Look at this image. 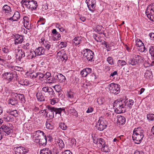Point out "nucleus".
<instances>
[{
	"mask_svg": "<svg viewBox=\"0 0 154 154\" xmlns=\"http://www.w3.org/2000/svg\"><path fill=\"white\" fill-rule=\"evenodd\" d=\"M13 119V117H12L10 115L9 116H8L5 118L6 121L7 122H10L12 121Z\"/></svg>",
	"mask_w": 154,
	"mask_h": 154,
	"instance_id": "nucleus-57",
	"label": "nucleus"
},
{
	"mask_svg": "<svg viewBox=\"0 0 154 154\" xmlns=\"http://www.w3.org/2000/svg\"><path fill=\"white\" fill-rule=\"evenodd\" d=\"M62 154H72V153L69 150H66L62 152Z\"/></svg>",
	"mask_w": 154,
	"mask_h": 154,
	"instance_id": "nucleus-62",
	"label": "nucleus"
},
{
	"mask_svg": "<svg viewBox=\"0 0 154 154\" xmlns=\"http://www.w3.org/2000/svg\"><path fill=\"white\" fill-rule=\"evenodd\" d=\"M80 74L83 77H85L88 75V74L86 71V70H85V69H83L81 71Z\"/></svg>",
	"mask_w": 154,
	"mask_h": 154,
	"instance_id": "nucleus-50",
	"label": "nucleus"
},
{
	"mask_svg": "<svg viewBox=\"0 0 154 154\" xmlns=\"http://www.w3.org/2000/svg\"><path fill=\"white\" fill-rule=\"evenodd\" d=\"M107 126L106 122L102 116L100 117L96 125V127L98 130L100 131H102L105 129Z\"/></svg>",
	"mask_w": 154,
	"mask_h": 154,
	"instance_id": "nucleus-6",
	"label": "nucleus"
},
{
	"mask_svg": "<svg viewBox=\"0 0 154 154\" xmlns=\"http://www.w3.org/2000/svg\"><path fill=\"white\" fill-rule=\"evenodd\" d=\"M126 110L127 109H130L131 107L133 105L134 103V101L132 100H129V102L126 101Z\"/></svg>",
	"mask_w": 154,
	"mask_h": 154,
	"instance_id": "nucleus-32",
	"label": "nucleus"
},
{
	"mask_svg": "<svg viewBox=\"0 0 154 154\" xmlns=\"http://www.w3.org/2000/svg\"><path fill=\"white\" fill-rule=\"evenodd\" d=\"M86 70V71L87 74H90L92 72V69L91 68H87L85 69Z\"/></svg>",
	"mask_w": 154,
	"mask_h": 154,
	"instance_id": "nucleus-63",
	"label": "nucleus"
},
{
	"mask_svg": "<svg viewBox=\"0 0 154 154\" xmlns=\"http://www.w3.org/2000/svg\"><path fill=\"white\" fill-rule=\"evenodd\" d=\"M47 108L50 112L53 113L55 112L56 114H60L61 112H65V109L63 108H57L54 107H52L50 106H48Z\"/></svg>",
	"mask_w": 154,
	"mask_h": 154,
	"instance_id": "nucleus-12",
	"label": "nucleus"
},
{
	"mask_svg": "<svg viewBox=\"0 0 154 154\" xmlns=\"http://www.w3.org/2000/svg\"><path fill=\"white\" fill-rule=\"evenodd\" d=\"M41 40V42L40 43L44 45L45 48L47 50H49L51 46L50 43L48 42V41H45L44 38H42Z\"/></svg>",
	"mask_w": 154,
	"mask_h": 154,
	"instance_id": "nucleus-22",
	"label": "nucleus"
},
{
	"mask_svg": "<svg viewBox=\"0 0 154 154\" xmlns=\"http://www.w3.org/2000/svg\"><path fill=\"white\" fill-rule=\"evenodd\" d=\"M14 149L16 154H26L28 152L27 149L21 146L15 147Z\"/></svg>",
	"mask_w": 154,
	"mask_h": 154,
	"instance_id": "nucleus-13",
	"label": "nucleus"
},
{
	"mask_svg": "<svg viewBox=\"0 0 154 154\" xmlns=\"http://www.w3.org/2000/svg\"><path fill=\"white\" fill-rule=\"evenodd\" d=\"M40 154H52L51 151L48 148H45L41 150Z\"/></svg>",
	"mask_w": 154,
	"mask_h": 154,
	"instance_id": "nucleus-30",
	"label": "nucleus"
},
{
	"mask_svg": "<svg viewBox=\"0 0 154 154\" xmlns=\"http://www.w3.org/2000/svg\"><path fill=\"white\" fill-rule=\"evenodd\" d=\"M50 103L52 105H54L57 101V99L55 98L50 99Z\"/></svg>",
	"mask_w": 154,
	"mask_h": 154,
	"instance_id": "nucleus-54",
	"label": "nucleus"
},
{
	"mask_svg": "<svg viewBox=\"0 0 154 154\" xmlns=\"http://www.w3.org/2000/svg\"><path fill=\"white\" fill-rule=\"evenodd\" d=\"M43 131L38 130L33 133L34 142L40 146H45L47 144V137Z\"/></svg>",
	"mask_w": 154,
	"mask_h": 154,
	"instance_id": "nucleus-1",
	"label": "nucleus"
},
{
	"mask_svg": "<svg viewBox=\"0 0 154 154\" xmlns=\"http://www.w3.org/2000/svg\"><path fill=\"white\" fill-rule=\"evenodd\" d=\"M102 26L99 25L97 26L96 27V29L97 30V31L98 32L102 34L103 33L102 32H100L101 30V29H102Z\"/></svg>",
	"mask_w": 154,
	"mask_h": 154,
	"instance_id": "nucleus-56",
	"label": "nucleus"
},
{
	"mask_svg": "<svg viewBox=\"0 0 154 154\" xmlns=\"http://www.w3.org/2000/svg\"><path fill=\"white\" fill-rule=\"evenodd\" d=\"M13 19L15 21H17L20 18L19 13L18 11L15 12L13 15Z\"/></svg>",
	"mask_w": 154,
	"mask_h": 154,
	"instance_id": "nucleus-37",
	"label": "nucleus"
},
{
	"mask_svg": "<svg viewBox=\"0 0 154 154\" xmlns=\"http://www.w3.org/2000/svg\"><path fill=\"white\" fill-rule=\"evenodd\" d=\"M14 69L15 70H16L18 71H22L23 69L22 68L20 67L15 66L14 67Z\"/></svg>",
	"mask_w": 154,
	"mask_h": 154,
	"instance_id": "nucleus-60",
	"label": "nucleus"
},
{
	"mask_svg": "<svg viewBox=\"0 0 154 154\" xmlns=\"http://www.w3.org/2000/svg\"><path fill=\"white\" fill-rule=\"evenodd\" d=\"M126 62L124 60H119L118 61V65H120L121 66H123L126 64Z\"/></svg>",
	"mask_w": 154,
	"mask_h": 154,
	"instance_id": "nucleus-46",
	"label": "nucleus"
},
{
	"mask_svg": "<svg viewBox=\"0 0 154 154\" xmlns=\"http://www.w3.org/2000/svg\"><path fill=\"white\" fill-rule=\"evenodd\" d=\"M8 112L11 116H13L14 117H17L18 115L17 111L16 110H14L12 111H11Z\"/></svg>",
	"mask_w": 154,
	"mask_h": 154,
	"instance_id": "nucleus-39",
	"label": "nucleus"
},
{
	"mask_svg": "<svg viewBox=\"0 0 154 154\" xmlns=\"http://www.w3.org/2000/svg\"><path fill=\"white\" fill-rule=\"evenodd\" d=\"M59 127L60 128H61V129L63 130H66L67 128V126L66 125H65V124L64 123H61L60 124Z\"/></svg>",
	"mask_w": 154,
	"mask_h": 154,
	"instance_id": "nucleus-47",
	"label": "nucleus"
},
{
	"mask_svg": "<svg viewBox=\"0 0 154 154\" xmlns=\"http://www.w3.org/2000/svg\"><path fill=\"white\" fill-rule=\"evenodd\" d=\"M82 53L83 55L85 60L86 62H89L94 57V52L89 49H85L82 52Z\"/></svg>",
	"mask_w": 154,
	"mask_h": 154,
	"instance_id": "nucleus-5",
	"label": "nucleus"
},
{
	"mask_svg": "<svg viewBox=\"0 0 154 154\" xmlns=\"http://www.w3.org/2000/svg\"><path fill=\"white\" fill-rule=\"evenodd\" d=\"M21 3L23 6H25L26 8L30 9L31 11L35 10L38 6L37 2L33 0L31 1L23 0Z\"/></svg>",
	"mask_w": 154,
	"mask_h": 154,
	"instance_id": "nucleus-4",
	"label": "nucleus"
},
{
	"mask_svg": "<svg viewBox=\"0 0 154 154\" xmlns=\"http://www.w3.org/2000/svg\"><path fill=\"white\" fill-rule=\"evenodd\" d=\"M146 14L149 19L151 20L152 17H154V3L148 6L146 11Z\"/></svg>",
	"mask_w": 154,
	"mask_h": 154,
	"instance_id": "nucleus-8",
	"label": "nucleus"
},
{
	"mask_svg": "<svg viewBox=\"0 0 154 154\" xmlns=\"http://www.w3.org/2000/svg\"><path fill=\"white\" fill-rule=\"evenodd\" d=\"M48 9V5L46 4L42 5V9L43 11L47 10Z\"/></svg>",
	"mask_w": 154,
	"mask_h": 154,
	"instance_id": "nucleus-59",
	"label": "nucleus"
},
{
	"mask_svg": "<svg viewBox=\"0 0 154 154\" xmlns=\"http://www.w3.org/2000/svg\"><path fill=\"white\" fill-rule=\"evenodd\" d=\"M17 51L16 54V61H21L23 58L26 56L25 53L22 50H17Z\"/></svg>",
	"mask_w": 154,
	"mask_h": 154,
	"instance_id": "nucleus-14",
	"label": "nucleus"
},
{
	"mask_svg": "<svg viewBox=\"0 0 154 154\" xmlns=\"http://www.w3.org/2000/svg\"><path fill=\"white\" fill-rule=\"evenodd\" d=\"M144 132L140 127L134 129L132 137L135 143L139 144L141 142L144 136Z\"/></svg>",
	"mask_w": 154,
	"mask_h": 154,
	"instance_id": "nucleus-3",
	"label": "nucleus"
},
{
	"mask_svg": "<svg viewBox=\"0 0 154 154\" xmlns=\"http://www.w3.org/2000/svg\"><path fill=\"white\" fill-rule=\"evenodd\" d=\"M14 95L16 97L17 99H19L22 103H24L26 102V100L24 95L23 94H20L15 93Z\"/></svg>",
	"mask_w": 154,
	"mask_h": 154,
	"instance_id": "nucleus-21",
	"label": "nucleus"
},
{
	"mask_svg": "<svg viewBox=\"0 0 154 154\" xmlns=\"http://www.w3.org/2000/svg\"><path fill=\"white\" fill-rule=\"evenodd\" d=\"M96 143L99 146H103L105 144L104 140L102 138H100L97 139Z\"/></svg>",
	"mask_w": 154,
	"mask_h": 154,
	"instance_id": "nucleus-31",
	"label": "nucleus"
},
{
	"mask_svg": "<svg viewBox=\"0 0 154 154\" xmlns=\"http://www.w3.org/2000/svg\"><path fill=\"white\" fill-rule=\"evenodd\" d=\"M152 73L151 71L147 70L144 73V76L146 79H149L152 76Z\"/></svg>",
	"mask_w": 154,
	"mask_h": 154,
	"instance_id": "nucleus-35",
	"label": "nucleus"
},
{
	"mask_svg": "<svg viewBox=\"0 0 154 154\" xmlns=\"http://www.w3.org/2000/svg\"><path fill=\"white\" fill-rule=\"evenodd\" d=\"M26 57L29 59H32L35 57V52L34 51H29L26 52Z\"/></svg>",
	"mask_w": 154,
	"mask_h": 154,
	"instance_id": "nucleus-26",
	"label": "nucleus"
},
{
	"mask_svg": "<svg viewBox=\"0 0 154 154\" xmlns=\"http://www.w3.org/2000/svg\"><path fill=\"white\" fill-rule=\"evenodd\" d=\"M97 102L99 104L101 105L104 104L105 102V100L104 97H101L97 98Z\"/></svg>",
	"mask_w": 154,
	"mask_h": 154,
	"instance_id": "nucleus-34",
	"label": "nucleus"
},
{
	"mask_svg": "<svg viewBox=\"0 0 154 154\" xmlns=\"http://www.w3.org/2000/svg\"><path fill=\"white\" fill-rule=\"evenodd\" d=\"M82 41L81 37H75L72 40V43L73 45H77L81 43V42Z\"/></svg>",
	"mask_w": 154,
	"mask_h": 154,
	"instance_id": "nucleus-28",
	"label": "nucleus"
},
{
	"mask_svg": "<svg viewBox=\"0 0 154 154\" xmlns=\"http://www.w3.org/2000/svg\"><path fill=\"white\" fill-rule=\"evenodd\" d=\"M86 3L89 10L93 12L95 10L96 2L95 0H86Z\"/></svg>",
	"mask_w": 154,
	"mask_h": 154,
	"instance_id": "nucleus-9",
	"label": "nucleus"
},
{
	"mask_svg": "<svg viewBox=\"0 0 154 154\" xmlns=\"http://www.w3.org/2000/svg\"><path fill=\"white\" fill-rule=\"evenodd\" d=\"M46 116L49 118L50 119H52L54 117V113L52 112H48L46 114Z\"/></svg>",
	"mask_w": 154,
	"mask_h": 154,
	"instance_id": "nucleus-52",
	"label": "nucleus"
},
{
	"mask_svg": "<svg viewBox=\"0 0 154 154\" xmlns=\"http://www.w3.org/2000/svg\"><path fill=\"white\" fill-rule=\"evenodd\" d=\"M46 125L47 128L49 129H52L53 128L52 124L48 122H46Z\"/></svg>",
	"mask_w": 154,
	"mask_h": 154,
	"instance_id": "nucleus-49",
	"label": "nucleus"
},
{
	"mask_svg": "<svg viewBox=\"0 0 154 154\" xmlns=\"http://www.w3.org/2000/svg\"><path fill=\"white\" fill-rule=\"evenodd\" d=\"M35 55L40 56L45 54V50L43 47H39L35 51Z\"/></svg>",
	"mask_w": 154,
	"mask_h": 154,
	"instance_id": "nucleus-18",
	"label": "nucleus"
},
{
	"mask_svg": "<svg viewBox=\"0 0 154 154\" xmlns=\"http://www.w3.org/2000/svg\"><path fill=\"white\" fill-rule=\"evenodd\" d=\"M57 55L59 56V58L62 61L65 62L67 59L68 57L67 54L64 52H58Z\"/></svg>",
	"mask_w": 154,
	"mask_h": 154,
	"instance_id": "nucleus-17",
	"label": "nucleus"
},
{
	"mask_svg": "<svg viewBox=\"0 0 154 154\" xmlns=\"http://www.w3.org/2000/svg\"><path fill=\"white\" fill-rule=\"evenodd\" d=\"M93 37L94 39L97 42H101L102 40L101 39V38L100 37H98L97 35H94L93 36Z\"/></svg>",
	"mask_w": 154,
	"mask_h": 154,
	"instance_id": "nucleus-51",
	"label": "nucleus"
},
{
	"mask_svg": "<svg viewBox=\"0 0 154 154\" xmlns=\"http://www.w3.org/2000/svg\"><path fill=\"white\" fill-rule=\"evenodd\" d=\"M134 154H144V153L142 151H139L138 150H136L134 152Z\"/></svg>",
	"mask_w": 154,
	"mask_h": 154,
	"instance_id": "nucleus-64",
	"label": "nucleus"
},
{
	"mask_svg": "<svg viewBox=\"0 0 154 154\" xmlns=\"http://www.w3.org/2000/svg\"><path fill=\"white\" fill-rule=\"evenodd\" d=\"M75 95L73 92L69 91L67 92L66 96L69 99L71 100L73 98Z\"/></svg>",
	"mask_w": 154,
	"mask_h": 154,
	"instance_id": "nucleus-29",
	"label": "nucleus"
},
{
	"mask_svg": "<svg viewBox=\"0 0 154 154\" xmlns=\"http://www.w3.org/2000/svg\"><path fill=\"white\" fill-rule=\"evenodd\" d=\"M117 124L119 125L124 124L125 122V118L123 116H120L117 117Z\"/></svg>",
	"mask_w": 154,
	"mask_h": 154,
	"instance_id": "nucleus-24",
	"label": "nucleus"
},
{
	"mask_svg": "<svg viewBox=\"0 0 154 154\" xmlns=\"http://www.w3.org/2000/svg\"><path fill=\"white\" fill-rule=\"evenodd\" d=\"M51 77V74L50 72H47L44 74V80H48Z\"/></svg>",
	"mask_w": 154,
	"mask_h": 154,
	"instance_id": "nucleus-42",
	"label": "nucleus"
},
{
	"mask_svg": "<svg viewBox=\"0 0 154 154\" xmlns=\"http://www.w3.org/2000/svg\"><path fill=\"white\" fill-rule=\"evenodd\" d=\"M14 36L15 38L14 44L15 45L21 44L23 41V39L22 35H20L18 34H16Z\"/></svg>",
	"mask_w": 154,
	"mask_h": 154,
	"instance_id": "nucleus-16",
	"label": "nucleus"
},
{
	"mask_svg": "<svg viewBox=\"0 0 154 154\" xmlns=\"http://www.w3.org/2000/svg\"><path fill=\"white\" fill-rule=\"evenodd\" d=\"M24 27L28 29H29L31 28V24L29 22H25L23 23Z\"/></svg>",
	"mask_w": 154,
	"mask_h": 154,
	"instance_id": "nucleus-45",
	"label": "nucleus"
},
{
	"mask_svg": "<svg viewBox=\"0 0 154 154\" xmlns=\"http://www.w3.org/2000/svg\"><path fill=\"white\" fill-rule=\"evenodd\" d=\"M57 142L60 147L61 148H64V147L65 145L64 143L61 139H58Z\"/></svg>",
	"mask_w": 154,
	"mask_h": 154,
	"instance_id": "nucleus-40",
	"label": "nucleus"
},
{
	"mask_svg": "<svg viewBox=\"0 0 154 154\" xmlns=\"http://www.w3.org/2000/svg\"><path fill=\"white\" fill-rule=\"evenodd\" d=\"M136 45L137 47H144V45L140 39H137L136 42Z\"/></svg>",
	"mask_w": 154,
	"mask_h": 154,
	"instance_id": "nucleus-38",
	"label": "nucleus"
},
{
	"mask_svg": "<svg viewBox=\"0 0 154 154\" xmlns=\"http://www.w3.org/2000/svg\"><path fill=\"white\" fill-rule=\"evenodd\" d=\"M3 11L6 15L9 16L13 14L11 13V9L10 6L7 5H5L3 7Z\"/></svg>",
	"mask_w": 154,
	"mask_h": 154,
	"instance_id": "nucleus-20",
	"label": "nucleus"
},
{
	"mask_svg": "<svg viewBox=\"0 0 154 154\" xmlns=\"http://www.w3.org/2000/svg\"><path fill=\"white\" fill-rule=\"evenodd\" d=\"M110 92L115 94H119L120 91V85L114 83L109 84L108 86Z\"/></svg>",
	"mask_w": 154,
	"mask_h": 154,
	"instance_id": "nucleus-7",
	"label": "nucleus"
},
{
	"mask_svg": "<svg viewBox=\"0 0 154 154\" xmlns=\"http://www.w3.org/2000/svg\"><path fill=\"white\" fill-rule=\"evenodd\" d=\"M141 60V57L137 55H135L133 57L130 59L128 62V64L134 66L137 64Z\"/></svg>",
	"mask_w": 154,
	"mask_h": 154,
	"instance_id": "nucleus-10",
	"label": "nucleus"
},
{
	"mask_svg": "<svg viewBox=\"0 0 154 154\" xmlns=\"http://www.w3.org/2000/svg\"><path fill=\"white\" fill-rule=\"evenodd\" d=\"M17 75L15 72H7L3 74V77L4 79H7L9 81L12 80L15 77L16 78Z\"/></svg>",
	"mask_w": 154,
	"mask_h": 154,
	"instance_id": "nucleus-11",
	"label": "nucleus"
},
{
	"mask_svg": "<svg viewBox=\"0 0 154 154\" xmlns=\"http://www.w3.org/2000/svg\"><path fill=\"white\" fill-rule=\"evenodd\" d=\"M2 51L5 54H7L9 53V50L6 47H4L2 48Z\"/></svg>",
	"mask_w": 154,
	"mask_h": 154,
	"instance_id": "nucleus-61",
	"label": "nucleus"
},
{
	"mask_svg": "<svg viewBox=\"0 0 154 154\" xmlns=\"http://www.w3.org/2000/svg\"><path fill=\"white\" fill-rule=\"evenodd\" d=\"M51 88L48 87H44L42 88V90L45 93L48 92Z\"/></svg>",
	"mask_w": 154,
	"mask_h": 154,
	"instance_id": "nucleus-53",
	"label": "nucleus"
},
{
	"mask_svg": "<svg viewBox=\"0 0 154 154\" xmlns=\"http://www.w3.org/2000/svg\"><path fill=\"white\" fill-rule=\"evenodd\" d=\"M125 101L121 99L115 100L113 103V107L115 112L117 113L125 112L126 110Z\"/></svg>",
	"mask_w": 154,
	"mask_h": 154,
	"instance_id": "nucleus-2",
	"label": "nucleus"
},
{
	"mask_svg": "<svg viewBox=\"0 0 154 154\" xmlns=\"http://www.w3.org/2000/svg\"><path fill=\"white\" fill-rule=\"evenodd\" d=\"M46 81V82L49 84L55 83L56 81L55 77H52L51 76Z\"/></svg>",
	"mask_w": 154,
	"mask_h": 154,
	"instance_id": "nucleus-36",
	"label": "nucleus"
},
{
	"mask_svg": "<svg viewBox=\"0 0 154 154\" xmlns=\"http://www.w3.org/2000/svg\"><path fill=\"white\" fill-rule=\"evenodd\" d=\"M37 77H38V79L41 80H44V74L39 72L37 73Z\"/></svg>",
	"mask_w": 154,
	"mask_h": 154,
	"instance_id": "nucleus-48",
	"label": "nucleus"
},
{
	"mask_svg": "<svg viewBox=\"0 0 154 154\" xmlns=\"http://www.w3.org/2000/svg\"><path fill=\"white\" fill-rule=\"evenodd\" d=\"M0 129H2V131L6 134L5 135H8L13 132L12 129L10 127L7 126L6 125H3Z\"/></svg>",
	"mask_w": 154,
	"mask_h": 154,
	"instance_id": "nucleus-15",
	"label": "nucleus"
},
{
	"mask_svg": "<svg viewBox=\"0 0 154 154\" xmlns=\"http://www.w3.org/2000/svg\"><path fill=\"white\" fill-rule=\"evenodd\" d=\"M18 100L14 95L12 97L8 100V103L13 105H16L18 103Z\"/></svg>",
	"mask_w": 154,
	"mask_h": 154,
	"instance_id": "nucleus-27",
	"label": "nucleus"
},
{
	"mask_svg": "<svg viewBox=\"0 0 154 154\" xmlns=\"http://www.w3.org/2000/svg\"><path fill=\"white\" fill-rule=\"evenodd\" d=\"M147 118L149 120H154V114H147Z\"/></svg>",
	"mask_w": 154,
	"mask_h": 154,
	"instance_id": "nucleus-44",
	"label": "nucleus"
},
{
	"mask_svg": "<svg viewBox=\"0 0 154 154\" xmlns=\"http://www.w3.org/2000/svg\"><path fill=\"white\" fill-rule=\"evenodd\" d=\"M50 91L48 92L50 97H53L55 96L54 92L52 88L50 89Z\"/></svg>",
	"mask_w": 154,
	"mask_h": 154,
	"instance_id": "nucleus-43",
	"label": "nucleus"
},
{
	"mask_svg": "<svg viewBox=\"0 0 154 154\" xmlns=\"http://www.w3.org/2000/svg\"><path fill=\"white\" fill-rule=\"evenodd\" d=\"M149 48V53L152 57V59H154V46H150Z\"/></svg>",
	"mask_w": 154,
	"mask_h": 154,
	"instance_id": "nucleus-33",
	"label": "nucleus"
},
{
	"mask_svg": "<svg viewBox=\"0 0 154 154\" xmlns=\"http://www.w3.org/2000/svg\"><path fill=\"white\" fill-rule=\"evenodd\" d=\"M110 149H109L108 146L105 144L102 146L101 150L103 152H108L109 151Z\"/></svg>",
	"mask_w": 154,
	"mask_h": 154,
	"instance_id": "nucleus-41",
	"label": "nucleus"
},
{
	"mask_svg": "<svg viewBox=\"0 0 154 154\" xmlns=\"http://www.w3.org/2000/svg\"><path fill=\"white\" fill-rule=\"evenodd\" d=\"M55 77L56 80L60 82H63L66 80L65 77L61 74L59 73Z\"/></svg>",
	"mask_w": 154,
	"mask_h": 154,
	"instance_id": "nucleus-25",
	"label": "nucleus"
},
{
	"mask_svg": "<svg viewBox=\"0 0 154 154\" xmlns=\"http://www.w3.org/2000/svg\"><path fill=\"white\" fill-rule=\"evenodd\" d=\"M20 84L22 85L26 86L29 84V82L28 81L25 80L23 82H20Z\"/></svg>",
	"mask_w": 154,
	"mask_h": 154,
	"instance_id": "nucleus-58",
	"label": "nucleus"
},
{
	"mask_svg": "<svg viewBox=\"0 0 154 154\" xmlns=\"http://www.w3.org/2000/svg\"><path fill=\"white\" fill-rule=\"evenodd\" d=\"M66 110L70 113H72L73 116L76 117L78 116V113L76 110L70 105L66 108Z\"/></svg>",
	"mask_w": 154,
	"mask_h": 154,
	"instance_id": "nucleus-19",
	"label": "nucleus"
},
{
	"mask_svg": "<svg viewBox=\"0 0 154 154\" xmlns=\"http://www.w3.org/2000/svg\"><path fill=\"white\" fill-rule=\"evenodd\" d=\"M107 60L109 64L111 65H112L113 64V60L111 57H108L107 58Z\"/></svg>",
	"mask_w": 154,
	"mask_h": 154,
	"instance_id": "nucleus-55",
	"label": "nucleus"
},
{
	"mask_svg": "<svg viewBox=\"0 0 154 154\" xmlns=\"http://www.w3.org/2000/svg\"><path fill=\"white\" fill-rule=\"evenodd\" d=\"M36 97L38 101H43L45 100V98L42 93L41 91H38L36 94Z\"/></svg>",
	"mask_w": 154,
	"mask_h": 154,
	"instance_id": "nucleus-23",
	"label": "nucleus"
}]
</instances>
